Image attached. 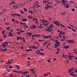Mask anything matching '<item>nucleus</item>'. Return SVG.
<instances>
[{
  "instance_id": "nucleus-29",
  "label": "nucleus",
  "mask_w": 77,
  "mask_h": 77,
  "mask_svg": "<svg viewBox=\"0 0 77 77\" xmlns=\"http://www.w3.org/2000/svg\"><path fill=\"white\" fill-rule=\"evenodd\" d=\"M60 44V42H58L57 43H56V44H54V45H58L59 44Z\"/></svg>"
},
{
  "instance_id": "nucleus-63",
  "label": "nucleus",
  "mask_w": 77,
  "mask_h": 77,
  "mask_svg": "<svg viewBox=\"0 0 77 77\" xmlns=\"http://www.w3.org/2000/svg\"><path fill=\"white\" fill-rule=\"evenodd\" d=\"M65 7L66 8H69L68 6H65Z\"/></svg>"
},
{
  "instance_id": "nucleus-15",
  "label": "nucleus",
  "mask_w": 77,
  "mask_h": 77,
  "mask_svg": "<svg viewBox=\"0 0 77 77\" xmlns=\"http://www.w3.org/2000/svg\"><path fill=\"white\" fill-rule=\"evenodd\" d=\"M43 25L45 26H48V25H49V23H43Z\"/></svg>"
},
{
  "instance_id": "nucleus-54",
  "label": "nucleus",
  "mask_w": 77,
  "mask_h": 77,
  "mask_svg": "<svg viewBox=\"0 0 77 77\" xmlns=\"http://www.w3.org/2000/svg\"><path fill=\"white\" fill-rule=\"evenodd\" d=\"M20 12H21V14H24V12H23V11H22V10H20Z\"/></svg>"
},
{
  "instance_id": "nucleus-31",
  "label": "nucleus",
  "mask_w": 77,
  "mask_h": 77,
  "mask_svg": "<svg viewBox=\"0 0 77 77\" xmlns=\"http://www.w3.org/2000/svg\"><path fill=\"white\" fill-rule=\"evenodd\" d=\"M6 70H7V71L8 72H9L10 71L9 69L8 68H6Z\"/></svg>"
},
{
  "instance_id": "nucleus-42",
  "label": "nucleus",
  "mask_w": 77,
  "mask_h": 77,
  "mask_svg": "<svg viewBox=\"0 0 77 77\" xmlns=\"http://www.w3.org/2000/svg\"><path fill=\"white\" fill-rule=\"evenodd\" d=\"M60 26L62 27H63V28H65V27L63 25L60 24Z\"/></svg>"
},
{
  "instance_id": "nucleus-59",
  "label": "nucleus",
  "mask_w": 77,
  "mask_h": 77,
  "mask_svg": "<svg viewBox=\"0 0 77 77\" xmlns=\"http://www.w3.org/2000/svg\"><path fill=\"white\" fill-rule=\"evenodd\" d=\"M17 34L18 35H20V32H17Z\"/></svg>"
},
{
  "instance_id": "nucleus-14",
  "label": "nucleus",
  "mask_w": 77,
  "mask_h": 77,
  "mask_svg": "<svg viewBox=\"0 0 77 77\" xmlns=\"http://www.w3.org/2000/svg\"><path fill=\"white\" fill-rule=\"evenodd\" d=\"M69 47V46L68 45V46H65V47H64L63 48L64 49H68V48Z\"/></svg>"
},
{
  "instance_id": "nucleus-45",
  "label": "nucleus",
  "mask_w": 77,
  "mask_h": 77,
  "mask_svg": "<svg viewBox=\"0 0 77 77\" xmlns=\"http://www.w3.org/2000/svg\"><path fill=\"white\" fill-rule=\"evenodd\" d=\"M72 30H73L74 32H76L75 29H74L73 28H72Z\"/></svg>"
},
{
  "instance_id": "nucleus-47",
  "label": "nucleus",
  "mask_w": 77,
  "mask_h": 77,
  "mask_svg": "<svg viewBox=\"0 0 77 77\" xmlns=\"http://www.w3.org/2000/svg\"><path fill=\"white\" fill-rule=\"evenodd\" d=\"M32 47L33 48L35 49V50L36 49V47H35V46H32Z\"/></svg>"
},
{
  "instance_id": "nucleus-25",
  "label": "nucleus",
  "mask_w": 77,
  "mask_h": 77,
  "mask_svg": "<svg viewBox=\"0 0 77 77\" xmlns=\"http://www.w3.org/2000/svg\"><path fill=\"white\" fill-rule=\"evenodd\" d=\"M49 27L51 28H53L54 27V26H52V24H51Z\"/></svg>"
},
{
  "instance_id": "nucleus-39",
  "label": "nucleus",
  "mask_w": 77,
  "mask_h": 77,
  "mask_svg": "<svg viewBox=\"0 0 77 77\" xmlns=\"http://www.w3.org/2000/svg\"><path fill=\"white\" fill-rule=\"evenodd\" d=\"M16 67H17V69H20V66H16Z\"/></svg>"
},
{
  "instance_id": "nucleus-12",
  "label": "nucleus",
  "mask_w": 77,
  "mask_h": 77,
  "mask_svg": "<svg viewBox=\"0 0 77 77\" xmlns=\"http://www.w3.org/2000/svg\"><path fill=\"white\" fill-rule=\"evenodd\" d=\"M27 21V19H26L25 18H23L22 20H21V21L22 22H26Z\"/></svg>"
},
{
  "instance_id": "nucleus-56",
  "label": "nucleus",
  "mask_w": 77,
  "mask_h": 77,
  "mask_svg": "<svg viewBox=\"0 0 77 77\" xmlns=\"http://www.w3.org/2000/svg\"><path fill=\"white\" fill-rule=\"evenodd\" d=\"M61 34L62 35H65V32H63V33H61Z\"/></svg>"
},
{
  "instance_id": "nucleus-7",
  "label": "nucleus",
  "mask_w": 77,
  "mask_h": 77,
  "mask_svg": "<svg viewBox=\"0 0 77 77\" xmlns=\"http://www.w3.org/2000/svg\"><path fill=\"white\" fill-rule=\"evenodd\" d=\"M52 31V29H46V31H47L48 32H50Z\"/></svg>"
},
{
  "instance_id": "nucleus-27",
  "label": "nucleus",
  "mask_w": 77,
  "mask_h": 77,
  "mask_svg": "<svg viewBox=\"0 0 77 77\" xmlns=\"http://www.w3.org/2000/svg\"><path fill=\"white\" fill-rule=\"evenodd\" d=\"M21 38V37H17V41H18L19 40V39H20Z\"/></svg>"
},
{
  "instance_id": "nucleus-19",
  "label": "nucleus",
  "mask_w": 77,
  "mask_h": 77,
  "mask_svg": "<svg viewBox=\"0 0 77 77\" xmlns=\"http://www.w3.org/2000/svg\"><path fill=\"white\" fill-rule=\"evenodd\" d=\"M58 45H57L55 44L54 45V47L55 48H58Z\"/></svg>"
},
{
  "instance_id": "nucleus-49",
  "label": "nucleus",
  "mask_w": 77,
  "mask_h": 77,
  "mask_svg": "<svg viewBox=\"0 0 77 77\" xmlns=\"http://www.w3.org/2000/svg\"><path fill=\"white\" fill-rule=\"evenodd\" d=\"M10 28V27H8L6 29H7V30H9V29Z\"/></svg>"
},
{
  "instance_id": "nucleus-20",
  "label": "nucleus",
  "mask_w": 77,
  "mask_h": 77,
  "mask_svg": "<svg viewBox=\"0 0 77 77\" xmlns=\"http://www.w3.org/2000/svg\"><path fill=\"white\" fill-rule=\"evenodd\" d=\"M61 2L63 4H64L66 2V1L65 0H63L61 1Z\"/></svg>"
},
{
  "instance_id": "nucleus-1",
  "label": "nucleus",
  "mask_w": 77,
  "mask_h": 77,
  "mask_svg": "<svg viewBox=\"0 0 77 77\" xmlns=\"http://www.w3.org/2000/svg\"><path fill=\"white\" fill-rule=\"evenodd\" d=\"M8 43L7 42H4L2 44V46H3V48H4V47H6L8 45Z\"/></svg>"
},
{
  "instance_id": "nucleus-18",
  "label": "nucleus",
  "mask_w": 77,
  "mask_h": 77,
  "mask_svg": "<svg viewBox=\"0 0 77 77\" xmlns=\"http://www.w3.org/2000/svg\"><path fill=\"white\" fill-rule=\"evenodd\" d=\"M10 60H8V62L7 63H6V64H8L9 63V64H11V62H10Z\"/></svg>"
},
{
  "instance_id": "nucleus-34",
  "label": "nucleus",
  "mask_w": 77,
  "mask_h": 77,
  "mask_svg": "<svg viewBox=\"0 0 77 77\" xmlns=\"http://www.w3.org/2000/svg\"><path fill=\"white\" fill-rule=\"evenodd\" d=\"M21 72H22V71H19L18 72H16V73H21Z\"/></svg>"
},
{
  "instance_id": "nucleus-24",
  "label": "nucleus",
  "mask_w": 77,
  "mask_h": 77,
  "mask_svg": "<svg viewBox=\"0 0 77 77\" xmlns=\"http://www.w3.org/2000/svg\"><path fill=\"white\" fill-rule=\"evenodd\" d=\"M23 11H25V12H27V9L26 8H23Z\"/></svg>"
},
{
  "instance_id": "nucleus-9",
  "label": "nucleus",
  "mask_w": 77,
  "mask_h": 77,
  "mask_svg": "<svg viewBox=\"0 0 77 77\" xmlns=\"http://www.w3.org/2000/svg\"><path fill=\"white\" fill-rule=\"evenodd\" d=\"M73 40H67V41L69 43H72V42H73Z\"/></svg>"
},
{
  "instance_id": "nucleus-64",
  "label": "nucleus",
  "mask_w": 77,
  "mask_h": 77,
  "mask_svg": "<svg viewBox=\"0 0 77 77\" xmlns=\"http://www.w3.org/2000/svg\"><path fill=\"white\" fill-rule=\"evenodd\" d=\"M74 72H77V69H75V70H74Z\"/></svg>"
},
{
  "instance_id": "nucleus-40",
  "label": "nucleus",
  "mask_w": 77,
  "mask_h": 77,
  "mask_svg": "<svg viewBox=\"0 0 77 77\" xmlns=\"http://www.w3.org/2000/svg\"><path fill=\"white\" fill-rule=\"evenodd\" d=\"M32 20H34L35 21H37V19L35 18H34Z\"/></svg>"
},
{
  "instance_id": "nucleus-4",
  "label": "nucleus",
  "mask_w": 77,
  "mask_h": 77,
  "mask_svg": "<svg viewBox=\"0 0 77 77\" xmlns=\"http://www.w3.org/2000/svg\"><path fill=\"white\" fill-rule=\"evenodd\" d=\"M13 36V34L11 32H9V34L8 35V36L12 37Z\"/></svg>"
},
{
  "instance_id": "nucleus-26",
  "label": "nucleus",
  "mask_w": 77,
  "mask_h": 77,
  "mask_svg": "<svg viewBox=\"0 0 77 77\" xmlns=\"http://www.w3.org/2000/svg\"><path fill=\"white\" fill-rule=\"evenodd\" d=\"M49 6H46V7H45V8L46 9H49Z\"/></svg>"
},
{
  "instance_id": "nucleus-52",
  "label": "nucleus",
  "mask_w": 77,
  "mask_h": 77,
  "mask_svg": "<svg viewBox=\"0 0 77 77\" xmlns=\"http://www.w3.org/2000/svg\"><path fill=\"white\" fill-rule=\"evenodd\" d=\"M35 44H37L39 45V43L38 42H34Z\"/></svg>"
},
{
  "instance_id": "nucleus-48",
  "label": "nucleus",
  "mask_w": 77,
  "mask_h": 77,
  "mask_svg": "<svg viewBox=\"0 0 77 77\" xmlns=\"http://www.w3.org/2000/svg\"><path fill=\"white\" fill-rule=\"evenodd\" d=\"M9 25V23H6L5 24V25Z\"/></svg>"
},
{
  "instance_id": "nucleus-6",
  "label": "nucleus",
  "mask_w": 77,
  "mask_h": 77,
  "mask_svg": "<svg viewBox=\"0 0 77 77\" xmlns=\"http://www.w3.org/2000/svg\"><path fill=\"white\" fill-rule=\"evenodd\" d=\"M34 35H35L36 36H35V37L36 38V37H40V36H41V35H39V34H34Z\"/></svg>"
},
{
  "instance_id": "nucleus-28",
  "label": "nucleus",
  "mask_w": 77,
  "mask_h": 77,
  "mask_svg": "<svg viewBox=\"0 0 77 77\" xmlns=\"http://www.w3.org/2000/svg\"><path fill=\"white\" fill-rule=\"evenodd\" d=\"M30 70L31 72H33L34 71V69H30Z\"/></svg>"
},
{
  "instance_id": "nucleus-3",
  "label": "nucleus",
  "mask_w": 77,
  "mask_h": 77,
  "mask_svg": "<svg viewBox=\"0 0 77 77\" xmlns=\"http://www.w3.org/2000/svg\"><path fill=\"white\" fill-rule=\"evenodd\" d=\"M36 27L35 26V24H33V25H32V26H31L30 27V28L31 29H34L36 28Z\"/></svg>"
},
{
  "instance_id": "nucleus-8",
  "label": "nucleus",
  "mask_w": 77,
  "mask_h": 77,
  "mask_svg": "<svg viewBox=\"0 0 77 77\" xmlns=\"http://www.w3.org/2000/svg\"><path fill=\"white\" fill-rule=\"evenodd\" d=\"M32 33H31L30 32H27V33H26V35H29L30 36H31V35H32Z\"/></svg>"
},
{
  "instance_id": "nucleus-23",
  "label": "nucleus",
  "mask_w": 77,
  "mask_h": 77,
  "mask_svg": "<svg viewBox=\"0 0 77 77\" xmlns=\"http://www.w3.org/2000/svg\"><path fill=\"white\" fill-rule=\"evenodd\" d=\"M66 12H64L63 13H62V14H61L63 15H66Z\"/></svg>"
},
{
  "instance_id": "nucleus-50",
  "label": "nucleus",
  "mask_w": 77,
  "mask_h": 77,
  "mask_svg": "<svg viewBox=\"0 0 77 77\" xmlns=\"http://www.w3.org/2000/svg\"><path fill=\"white\" fill-rule=\"evenodd\" d=\"M48 75V74H44V76H46Z\"/></svg>"
},
{
  "instance_id": "nucleus-43",
  "label": "nucleus",
  "mask_w": 77,
  "mask_h": 77,
  "mask_svg": "<svg viewBox=\"0 0 77 77\" xmlns=\"http://www.w3.org/2000/svg\"><path fill=\"white\" fill-rule=\"evenodd\" d=\"M2 50H3V51H7V48H5V49H3Z\"/></svg>"
},
{
  "instance_id": "nucleus-55",
  "label": "nucleus",
  "mask_w": 77,
  "mask_h": 77,
  "mask_svg": "<svg viewBox=\"0 0 77 77\" xmlns=\"http://www.w3.org/2000/svg\"><path fill=\"white\" fill-rule=\"evenodd\" d=\"M59 52H60L59 51H57V52H56V53H55V54H58Z\"/></svg>"
},
{
  "instance_id": "nucleus-38",
  "label": "nucleus",
  "mask_w": 77,
  "mask_h": 77,
  "mask_svg": "<svg viewBox=\"0 0 77 77\" xmlns=\"http://www.w3.org/2000/svg\"><path fill=\"white\" fill-rule=\"evenodd\" d=\"M29 12L31 14H33V12H32V11H29Z\"/></svg>"
},
{
  "instance_id": "nucleus-37",
  "label": "nucleus",
  "mask_w": 77,
  "mask_h": 77,
  "mask_svg": "<svg viewBox=\"0 0 77 77\" xmlns=\"http://www.w3.org/2000/svg\"><path fill=\"white\" fill-rule=\"evenodd\" d=\"M5 30H3L2 31V35H4L5 34Z\"/></svg>"
},
{
  "instance_id": "nucleus-35",
  "label": "nucleus",
  "mask_w": 77,
  "mask_h": 77,
  "mask_svg": "<svg viewBox=\"0 0 77 77\" xmlns=\"http://www.w3.org/2000/svg\"><path fill=\"white\" fill-rule=\"evenodd\" d=\"M69 69L72 70V71H74V70L75 69V68H72L71 69Z\"/></svg>"
},
{
  "instance_id": "nucleus-36",
  "label": "nucleus",
  "mask_w": 77,
  "mask_h": 77,
  "mask_svg": "<svg viewBox=\"0 0 77 77\" xmlns=\"http://www.w3.org/2000/svg\"><path fill=\"white\" fill-rule=\"evenodd\" d=\"M39 54L40 55H44V54L43 53L39 52Z\"/></svg>"
},
{
  "instance_id": "nucleus-32",
  "label": "nucleus",
  "mask_w": 77,
  "mask_h": 77,
  "mask_svg": "<svg viewBox=\"0 0 77 77\" xmlns=\"http://www.w3.org/2000/svg\"><path fill=\"white\" fill-rule=\"evenodd\" d=\"M46 22L45 21V20H42V23H46Z\"/></svg>"
},
{
  "instance_id": "nucleus-30",
  "label": "nucleus",
  "mask_w": 77,
  "mask_h": 77,
  "mask_svg": "<svg viewBox=\"0 0 77 77\" xmlns=\"http://www.w3.org/2000/svg\"><path fill=\"white\" fill-rule=\"evenodd\" d=\"M49 2L48 1H45L44 2H43L44 3H49Z\"/></svg>"
},
{
  "instance_id": "nucleus-44",
  "label": "nucleus",
  "mask_w": 77,
  "mask_h": 77,
  "mask_svg": "<svg viewBox=\"0 0 77 77\" xmlns=\"http://www.w3.org/2000/svg\"><path fill=\"white\" fill-rule=\"evenodd\" d=\"M64 57H65V58H67V57H68V56L67 55H65V56H64Z\"/></svg>"
},
{
  "instance_id": "nucleus-22",
  "label": "nucleus",
  "mask_w": 77,
  "mask_h": 77,
  "mask_svg": "<svg viewBox=\"0 0 77 77\" xmlns=\"http://www.w3.org/2000/svg\"><path fill=\"white\" fill-rule=\"evenodd\" d=\"M7 11V10L6 9H5V8L2 9V11Z\"/></svg>"
},
{
  "instance_id": "nucleus-13",
  "label": "nucleus",
  "mask_w": 77,
  "mask_h": 77,
  "mask_svg": "<svg viewBox=\"0 0 77 77\" xmlns=\"http://www.w3.org/2000/svg\"><path fill=\"white\" fill-rule=\"evenodd\" d=\"M15 4V2H11L10 4H9V5H14Z\"/></svg>"
},
{
  "instance_id": "nucleus-62",
  "label": "nucleus",
  "mask_w": 77,
  "mask_h": 77,
  "mask_svg": "<svg viewBox=\"0 0 77 77\" xmlns=\"http://www.w3.org/2000/svg\"><path fill=\"white\" fill-rule=\"evenodd\" d=\"M32 73L33 74H35V72L33 71V72H32Z\"/></svg>"
},
{
  "instance_id": "nucleus-10",
  "label": "nucleus",
  "mask_w": 77,
  "mask_h": 77,
  "mask_svg": "<svg viewBox=\"0 0 77 77\" xmlns=\"http://www.w3.org/2000/svg\"><path fill=\"white\" fill-rule=\"evenodd\" d=\"M13 7L14 9H17V8H18V6H17L16 5H14L13 6Z\"/></svg>"
},
{
  "instance_id": "nucleus-16",
  "label": "nucleus",
  "mask_w": 77,
  "mask_h": 77,
  "mask_svg": "<svg viewBox=\"0 0 77 77\" xmlns=\"http://www.w3.org/2000/svg\"><path fill=\"white\" fill-rule=\"evenodd\" d=\"M27 17L28 18H29L30 19H32V18H33V17H31L30 16H27Z\"/></svg>"
},
{
  "instance_id": "nucleus-60",
  "label": "nucleus",
  "mask_w": 77,
  "mask_h": 77,
  "mask_svg": "<svg viewBox=\"0 0 77 77\" xmlns=\"http://www.w3.org/2000/svg\"><path fill=\"white\" fill-rule=\"evenodd\" d=\"M32 37H36V36H35V35H32Z\"/></svg>"
},
{
  "instance_id": "nucleus-21",
  "label": "nucleus",
  "mask_w": 77,
  "mask_h": 77,
  "mask_svg": "<svg viewBox=\"0 0 77 77\" xmlns=\"http://www.w3.org/2000/svg\"><path fill=\"white\" fill-rule=\"evenodd\" d=\"M20 25H22L23 26H25V23H23L22 22L20 23Z\"/></svg>"
},
{
  "instance_id": "nucleus-61",
  "label": "nucleus",
  "mask_w": 77,
  "mask_h": 77,
  "mask_svg": "<svg viewBox=\"0 0 77 77\" xmlns=\"http://www.w3.org/2000/svg\"><path fill=\"white\" fill-rule=\"evenodd\" d=\"M48 38H49L51 39V36H48Z\"/></svg>"
},
{
  "instance_id": "nucleus-2",
  "label": "nucleus",
  "mask_w": 77,
  "mask_h": 77,
  "mask_svg": "<svg viewBox=\"0 0 77 77\" xmlns=\"http://www.w3.org/2000/svg\"><path fill=\"white\" fill-rule=\"evenodd\" d=\"M53 23L55 24V25L57 26H60V23L58 21H53Z\"/></svg>"
},
{
  "instance_id": "nucleus-33",
  "label": "nucleus",
  "mask_w": 77,
  "mask_h": 77,
  "mask_svg": "<svg viewBox=\"0 0 77 77\" xmlns=\"http://www.w3.org/2000/svg\"><path fill=\"white\" fill-rule=\"evenodd\" d=\"M15 22L17 24H18V23H19V22L17 20H15Z\"/></svg>"
},
{
  "instance_id": "nucleus-46",
  "label": "nucleus",
  "mask_w": 77,
  "mask_h": 77,
  "mask_svg": "<svg viewBox=\"0 0 77 77\" xmlns=\"http://www.w3.org/2000/svg\"><path fill=\"white\" fill-rule=\"evenodd\" d=\"M35 23L36 24H38V22L37 21H35Z\"/></svg>"
},
{
  "instance_id": "nucleus-58",
  "label": "nucleus",
  "mask_w": 77,
  "mask_h": 77,
  "mask_svg": "<svg viewBox=\"0 0 77 77\" xmlns=\"http://www.w3.org/2000/svg\"><path fill=\"white\" fill-rule=\"evenodd\" d=\"M72 76L73 77H75V76L76 77V76H77V75L74 74V75H73Z\"/></svg>"
},
{
  "instance_id": "nucleus-17",
  "label": "nucleus",
  "mask_w": 77,
  "mask_h": 77,
  "mask_svg": "<svg viewBox=\"0 0 77 77\" xmlns=\"http://www.w3.org/2000/svg\"><path fill=\"white\" fill-rule=\"evenodd\" d=\"M14 15H15L17 16H20V15L18 14H14Z\"/></svg>"
},
{
  "instance_id": "nucleus-51",
  "label": "nucleus",
  "mask_w": 77,
  "mask_h": 77,
  "mask_svg": "<svg viewBox=\"0 0 77 77\" xmlns=\"http://www.w3.org/2000/svg\"><path fill=\"white\" fill-rule=\"evenodd\" d=\"M12 21L13 22H14L15 21V19L13 18L12 20Z\"/></svg>"
},
{
  "instance_id": "nucleus-57",
  "label": "nucleus",
  "mask_w": 77,
  "mask_h": 77,
  "mask_svg": "<svg viewBox=\"0 0 77 77\" xmlns=\"http://www.w3.org/2000/svg\"><path fill=\"white\" fill-rule=\"evenodd\" d=\"M62 33H63V31H60V33H59V34L61 35V34H62Z\"/></svg>"
},
{
  "instance_id": "nucleus-41",
  "label": "nucleus",
  "mask_w": 77,
  "mask_h": 77,
  "mask_svg": "<svg viewBox=\"0 0 77 77\" xmlns=\"http://www.w3.org/2000/svg\"><path fill=\"white\" fill-rule=\"evenodd\" d=\"M72 11L73 12H74L75 11V9L74 8H72Z\"/></svg>"
},
{
  "instance_id": "nucleus-5",
  "label": "nucleus",
  "mask_w": 77,
  "mask_h": 77,
  "mask_svg": "<svg viewBox=\"0 0 77 77\" xmlns=\"http://www.w3.org/2000/svg\"><path fill=\"white\" fill-rule=\"evenodd\" d=\"M28 73H29L28 71H26V72H21V74H28Z\"/></svg>"
},
{
  "instance_id": "nucleus-53",
  "label": "nucleus",
  "mask_w": 77,
  "mask_h": 77,
  "mask_svg": "<svg viewBox=\"0 0 77 77\" xmlns=\"http://www.w3.org/2000/svg\"><path fill=\"white\" fill-rule=\"evenodd\" d=\"M69 60H72V59H73V57H69Z\"/></svg>"
},
{
  "instance_id": "nucleus-11",
  "label": "nucleus",
  "mask_w": 77,
  "mask_h": 77,
  "mask_svg": "<svg viewBox=\"0 0 77 77\" xmlns=\"http://www.w3.org/2000/svg\"><path fill=\"white\" fill-rule=\"evenodd\" d=\"M38 28H40V29H42L43 27H42V24H41L39 26H38Z\"/></svg>"
}]
</instances>
